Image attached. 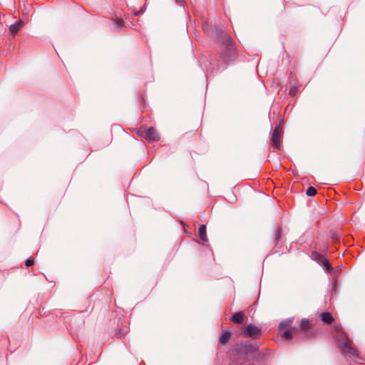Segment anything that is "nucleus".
<instances>
[{
	"label": "nucleus",
	"instance_id": "nucleus-1",
	"mask_svg": "<svg viewBox=\"0 0 365 365\" xmlns=\"http://www.w3.org/2000/svg\"><path fill=\"white\" fill-rule=\"evenodd\" d=\"M336 337L338 346L342 354L348 359L358 361L359 353L357 349L353 346L351 340L347 334L341 329L340 327H336Z\"/></svg>",
	"mask_w": 365,
	"mask_h": 365
},
{
	"label": "nucleus",
	"instance_id": "nucleus-2",
	"mask_svg": "<svg viewBox=\"0 0 365 365\" xmlns=\"http://www.w3.org/2000/svg\"><path fill=\"white\" fill-rule=\"evenodd\" d=\"M138 133L143 136L147 141L149 142H157L160 140V135L156 130L153 128L141 127Z\"/></svg>",
	"mask_w": 365,
	"mask_h": 365
},
{
	"label": "nucleus",
	"instance_id": "nucleus-3",
	"mask_svg": "<svg viewBox=\"0 0 365 365\" xmlns=\"http://www.w3.org/2000/svg\"><path fill=\"white\" fill-rule=\"evenodd\" d=\"M282 138V126L279 124L273 130L271 138L272 145L274 149L279 150L281 148Z\"/></svg>",
	"mask_w": 365,
	"mask_h": 365
},
{
	"label": "nucleus",
	"instance_id": "nucleus-4",
	"mask_svg": "<svg viewBox=\"0 0 365 365\" xmlns=\"http://www.w3.org/2000/svg\"><path fill=\"white\" fill-rule=\"evenodd\" d=\"M242 334L245 337L258 339L261 335V329L254 324H249L243 329Z\"/></svg>",
	"mask_w": 365,
	"mask_h": 365
},
{
	"label": "nucleus",
	"instance_id": "nucleus-5",
	"mask_svg": "<svg viewBox=\"0 0 365 365\" xmlns=\"http://www.w3.org/2000/svg\"><path fill=\"white\" fill-rule=\"evenodd\" d=\"M198 234H199V237L204 242H208V239H207V232H206V226L205 225H201L199 227Z\"/></svg>",
	"mask_w": 365,
	"mask_h": 365
},
{
	"label": "nucleus",
	"instance_id": "nucleus-6",
	"mask_svg": "<svg viewBox=\"0 0 365 365\" xmlns=\"http://www.w3.org/2000/svg\"><path fill=\"white\" fill-rule=\"evenodd\" d=\"M24 23L22 21H19L14 24L11 25L9 27V31L12 35L16 34L23 26Z\"/></svg>",
	"mask_w": 365,
	"mask_h": 365
},
{
	"label": "nucleus",
	"instance_id": "nucleus-7",
	"mask_svg": "<svg viewBox=\"0 0 365 365\" xmlns=\"http://www.w3.org/2000/svg\"><path fill=\"white\" fill-rule=\"evenodd\" d=\"M230 336H231L230 331H223L220 337V339H219L220 344H221L222 345L227 344L228 342Z\"/></svg>",
	"mask_w": 365,
	"mask_h": 365
},
{
	"label": "nucleus",
	"instance_id": "nucleus-8",
	"mask_svg": "<svg viewBox=\"0 0 365 365\" xmlns=\"http://www.w3.org/2000/svg\"><path fill=\"white\" fill-rule=\"evenodd\" d=\"M321 319L325 324H331L334 322V318L331 313L329 312H323L321 314Z\"/></svg>",
	"mask_w": 365,
	"mask_h": 365
},
{
	"label": "nucleus",
	"instance_id": "nucleus-9",
	"mask_svg": "<svg viewBox=\"0 0 365 365\" xmlns=\"http://www.w3.org/2000/svg\"><path fill=\"white\" fill-rule=\"evenodd\" d=\"M244 319V314L242 312H237L235 313L231 318V320L237 324L242 323Z\"/></svg>",
	"mask_w": 365,
	"mask_h": 365
},
{
	"label": "nucleus",
	"instance_id": "nucleus-10",
	"mask_svg": "<svg viewBox=\"0 0 365 365\" xmlns=\"http://www.w3.org/2000/svg\"><path fill=\"white\" fill-rule=\"evenodd\" d=\"M311 327V323L308 319H302L301 322V328L303 330H307Z\"/></svg>",
	"mask_w": 365,
	"mask_h": 365
},
{
	"label": "nucleus",
	"instance_id": "nucleus-11",
	"mask_svg": "<svg viewBox=\"0 0 365 365\" xmlns=\"http://www.w3.org/2000/svg\"><path fill=\"white\" fill-rule=\"evenodd\" d=\"M317 191L316 188L314 187H309L307 190V195L309 196H314L317 194Z\"/></svg>",
	"mask_w": 365,
	"mask_h": 365
},
{
	"label": "nucleus",
	"instance_id": "nucleus-12",
	"mask_svg": "<svg viewBox=\"0 0 365 365\" xmlns=\"http://www.w3.org/2000/svg\"><path fill=\"white\" fill-rule=\"evenodd\" d=\"M282 336L285 339H290L292 337V331L289 330V329H287V330L284 331L283 334H282Z\"/></svg>",
	"mask_w": 365,
	"mask_h": 365
},
{
	"label": "nucleus",
	"instance_id": "nucleus-13",
	"mask_svg": "<svg viewBox=\"0 0 365 365\" xmlns=\"http://www.w3.org/2000/svg\"><path fill=\"white\" fill-rule=\"evenodd\" d=\"M322 264L324 267L327 270H330L331 269L329 262L327 259L323 258Z\"/></svg>",
	"mask_w": 365,
	"mask_h": 365
},
{
	"label": "nucleus",
	"instance_id": "nucleus-14",
	"mask_svg": "<svg viewBox=\"0 0 365 365\" xmlns=\"http://www.w3.org/2000/svg\"><path fill=\"white\" fill-rule=\"evenodd\" d=\"M34 263V259H26L25 264L26 267H30V266L33 265Z\"/></svg>",
	"mask_w": 365,
	"mask_h": 365
},
{
	"label": "nucleus",
	"instance_id": "nucleus-15",
	"mask_svg": "<svg viewBox=\"0 0 365 365\" xmlns=\"http://www.w3.org/2000/svg\"><path fill=\"white\" fill-rule=\"evenodd\" d=\"M115 24H117L118 27H121L123 25V20L121 19H118L115 21Z\"/></svg>",
	"mask_w": 365,
	"mask_h": 365
},
{
	"label": "nucleus",
	"instance_id": "nucleus-16",
	"mask_svg": "<svg viewBox=\"0 0 365 365\" xmlns=\"http://www.w3.org/2000/svg\"><path fill=\"white\" fill-rule=\"evenodd\" d=\"M296 93H297V88H296L292 87V88H290L289 94L291 96H294L296 94Z\"/></svg>",
	"mask_w": 365,
	"mask_h": 365
},
{
	"label": "nucleus",
	"instance_id": "nucleus-17",
	"mask_svg": "<svg viewBox=\"0 0 365 365\" xmlns=\"http://www.w3.org/2000/svg\"><path fill=\"white\" fill-rule=\"evenodd\" d=\"M176 3L182 4L184 3V0H175Z\"/></svg>",
	"mask_w": 365,
	"mask_h": 365
},
{
	"label": "nucleus",
	"instance_id": "nucleus-18",
	"mask_svg": "<svg viewBox=\"0 0 365 365\" xmlns=\"http://www.w3.org/2000/svg\"><path fill=\"white\" fill-rule=\"evenodd\" d=\"M333 238L336 240H339V237L336 235H333Z\"/></svg>",
	"mask_w": 365,
	"mask_h": 365
},
{
	"label": "nucleus",
	"instance_id": "nucleus-19",
	"mask_svg": "<svg viewBox=\"0 0 365 365\" xmlns=\"http://www.w3.org/2000/svg\"><path fill=\"white\" fill-rule=\"evenodd\" d=\"M312 255H317V256H319V257H320L323 258L322 255H320L317 254V252H313V254H312Z\"/></svg>",
	"mask_w": 365,
	"mask_h": 365
},
{
	"label": "nucleus",
	"instance_id": "nucleus-20",
	"mask_svg": "<svg viewBox=\"0 0 365 365\" xmlns=\"http://www.w3.org/2000/svg\"><path fill=\"white\" fill-rule=\"evenodd\" d=\"M284 325V322L280 324V327H283Z\"/></svg>",
	"mask_w": 365,
	"mask_h": 365
}]
</instances>
